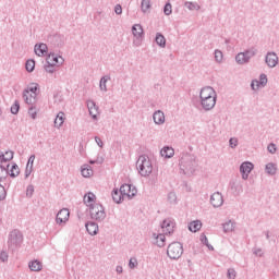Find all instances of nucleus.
Listing matches in <instances>:
<instances>
[{"label":"nucleus","instance_id":"nucleus-1","mask_svg":"<svg viewBox=\"0 0 279 279\" xmlns=\"http://www.w3.org/2000/svg\"><path fill=\"white\" fill-rule=\"evenodd\" d=\"M179 167L184 175H193L195 173V169H197V160H195V155H191L189 153L182 155Z\"/></svg>","mask_w":279,"mask_h":279},{"label":"nucleus","instance_id":"nucleus-2","mask_svg":"<svg viewBox=\"0 0 279 279\" xmlns=\"http://www.w3.org/2000/svg\"><path fill=\"white\" fill-rule=\"evenodd\" d=\"M136 167L140 175L143 178H147L151 175V171H154V166L151 165V160L147 155H141L136 161Z\"/></svg>","mask_w":279,"mask_h":279},{"label":"nucleus","instance_id":"nucleus-3","mask_svg":"<svg viewBox=\"0 0 279 279\" xmlns=\"http://www.w3.org/2000/svg\"><path fill=\"white\" fill-rule=\"evenodd\" d=\"M22 243H23V233H21L19 229L11 231L8 239V247L10 252H15V250H19Z\"/></svg>","mask_w":279,"mask_h":279},{"label":"nucleus","instance_id":"nucleus-4","mask_svg":"<svg viewBox=\"0 0 279 279\" xmlns=\"http://www.w3.org/2000/svg\"><path fill=\"white\" fill-rule=\"evenodd\" d=\"M87 207L89 208L90 219H94L98 222H101L104 219H106V209L104 208V205L94 203L92 205H87Z\"/></svg>","mask_w":279,"mask_h":279},{"label":"nucleus","instance_id":"nucleus-5","mask_svg":"<svg viewBox=\"0 0 279 279\" xmlns=\"http://www.w3.org/2000/svg\"><path fill=\"white\" fill-rule=\"evenodd\" d=\"M184 254V246L180 242H172L168 245L167 256L170 257L171 260H178V258L182 257Z\"/></svg>","mask_w":279,"mask_h":279},{"label":"nucleus","instance_id":"nucleus-6","mask_svg":"<svg viewBox=\"0 0 279 279\" xmlns=\"http://www.w3.org/2000/svg\"><path fill=\"white\" fill-rule=\"evenodd\" d=\"M38 93V84L32 83L31 86L23 92V98L25 100V104H33V101H36V97ZM33 99V101H32Z\"/></svg>","mask_w":279,"mask_h":279},{"label":"nucleus","instance_id":"nucleus-7","mask_svg":"<svg viewBox=\"0 0 279 279\" xmlns=\"http://www.w3.org/2000/svg\"><path fill=\"white\" fill-rule=\"evenodd\" d=\"M119 191L122 196L128 197L129 199H132V197H136V193H138L136 186L128 183L122 184Z\"/></svg>","mask_w":279,"mask_h":279},{"label":"nucleus","instance_id":"nucleus-8","mask_svg":"<svg viewBox=\"0 0 279 279\" xmlns=\"http://www.w3.org/2000/svg\"><path fill=\"white\" fill-rule=\"evenodd\" d=\"M254 56H256L255 50H246L244 52H239L235 56V61L238 64H247V62H250V60H252Z\"/></svg>","mask_w":279,"mask_h":279},{"label":"nucleus","instance_id":"nucleus-9","mask_svg":"<svg viewBox=\"0 0 279 279\" xmlns=\"http://www.w3.org/2000/svg\"><path fill=\"white\" fill-rule=\"evenodd\" d=\"M254 170V163L250 161L242 162L240 166V173L242 174V180H247L250 173Z\"/></svg>","mask_w":279,"mask_h":279},{"label":"nucleus","instance_id":"nucleus-10","mask_svg":"<svg viewBox=\"0 0 279 279\" xmlns=\"http://www.w3.org/2000/svg\"><path fill=\"white\" fill-rule=\"evenodd\" d=\"M213 97H217V92H215V88H213L210 86H206L201 89V93H199L201 101L210 99Z\"/></svg>","mask_w":279,"mask_h":279},{"label":"nucleus","instance_id":"nucleus-11","mask_svg":"<svg viewBox=\"0 0 279 279\" xmlns=\"http://www.w3.org/2000/svg\"><path fill=\"white\" fill-rule=\"evenodd\" d=\"M48 43L53 47H62L64 45V35L61 34H51L48 36Z\"/></svg>","mask_w":279,"mask_h":279},{"label":"nucleus","instance_id":"nucleus-12","mask_svg":"<svg viewBox=\"0 0 279 279\" xmlns=\"http://www.w3.org/2000/svg\"><path fill=\"white\" fill-rule=\"evenodd\" d=\"M47 62L54 64V66H62V64H64V58L56 52H49L47 56Z\"/></svg>","mask_w":279,"mask_h":279},{"label":"nucleus","instance_id":"nucleus-13","mask_svg":"<svg viewBox=\"0 0 279 279\" xmlns=\"http://www.w3.org/2000/svg\"><path fill=\"white\" fill-rule=\"evenodd\" d=\"M267 75L266 74H260L259 75V81L258 80H253L251 83V88L252 90H258V88H260V86H263V88H265V86H267Z\"/></svg>","mask_w":279,"mask_h":279},{"label":"nucleus","instance_id":"nucleus-14","mask_svg":"<svg viewBox=\"0 0 279 279\" xmlns=\"http://www.w3.org/2000/svg\"><path fill=\"white\" fill-rule=\"evenodd\" d=\"M265 62L269 69H275V66H278V54L276 52H267Z\"/></svg>","mask_w":279,"mask_h":279},{"label":"nucleus","instance_id":"nucleus-15","mask_svg":"<svg viewBox=\"0 0 279 279\" xmlns=\"http://www.w3.org/2000/svg\"><path fill=\"white\" fill-rule=\"evenodd\" d=\"M175 228V222L171 219H165L161 222V230L163 234H173V229Z\"/></svg>","mask_w":279,"mask_h":279},{"label":"nucleus","instance_id":"nucleus-16","mask_svg":"<svg viewBox=\"0 0 279 279\" xmlns=\"http://www.w3.org/2000/svg\"><path fill=\"white\" fill-rule=\"evenodd\" d=\"M210 204L214 208H220V206H223V195L220 192H215L210 196Z\"/></svg>","mask_w":279,"mask_h":279},{"label":"nucleus","instance_id":"nucleus-17","mask_svg":"<svg viewBox=\"0 0 279 279\" xmlns=\"http://www.w3.org/2000/svg\"><path fill=\"white\" fill-rule=\"evenodd\" d=\"M216 105H217V96L207 98L205 100H201V106L203 109H205L206 112H208V110H213V108H215Z\"/></svg>","mask_w":279,"mask_h":279},{"label":"nucleus","instance_id":"nucleus-18","mask_svg":"<svg viewBox=\"0 0 279 279\" xmlns=\"http://www.w3.org/2000/svg\"><path fill=\"white\" fill-rule=\"evenodd\" d=\"M71 213L69 211L68 208H63L61 210H59V213L57 214V218L56 221L57 223H66V221H69V217H70Z\"/></svg>","mask_w":279,"mask_h":279},{"label":"nucleus","instance_id":"nucleus-19","mask_svg":"<svg viewBox=\"0 0 279 279\" xmlns=\"http://www.w3.org/2000/svg\"><path fill=\"white\" fill-rule=\"evenodd\" d=\"M85 228L90 236H95L99 232V226L94 221L86 222Z\"/></svg>","mask_w":279,"mask_h":279},{"label":"nucleus","instance_id":"nucleus-20","mask_svg":"<svg viewBox=\"0 0 279 279\" xmlns=\"http://www.w3.org/2000/svg\"><path fill=\"white\" fill-rule=\"evenodd\" d=\"M34 51L36 53V56L43 57V56H47V51H49V47L47 46V44H37L35 45Z\"/></svg>","mask_w":279,"mask_h":279},{"label":"nucleus","instance_id":"nucleus-21","mask_svg":"<svg viewBox=\"0 0 279 279\" xmlns=\"http://www.w3.org/2000/svg\"><path fill=\"white\" fill-rule=\"evenodd\" d=\"M8 175H10V163L7 166L0 165V184L8 180Z\"/></svg>","mask_w":279,"mask_h":279},{"label":"nucleus","instance_id":"nucleus-22","mask_svg":"<svg viewBox=\"0 0 279 279\" xmlns=\"http://www.w3.org/2000/svg\"><path fill=\"white\" fill-rule=\"evenodd\" d=\"M111 197L114 204H121L125 196L121 193V190L113 189V191L111 192Z\"/></svg>","mask_w":279,"mask_h":279},{"label":"nucleus","instance_id":"nucleus-23","mask_svg":"<svg viewBox=\"0 0 279 279\" xmlns=\"http://www.w3.org/2000/svg\"><path fill=\"white\" fill-rule=\"evenodd\" d=\"M153 119L156 125H162V123H165V112H162L161 110L155 111L153 114Z\"/></svg>","mask_w":279,"mask_h":279},{"label":"nucleus","instance_id":"nucleus-24","mask_svg":"<svg viewBox=\"0 0 279 279\" xmlns=\"http://www.w3.org/2000/svg\"><path fill=\"white\" fill-rule=\"evenodd\" d=\"M14 158V151L7 150L5 153L0 150V162H10Z\"/></svg>","mask_w":279,"mask_h":279},{"label":"nucleus","instance_id":"nucleus-25","mask_svg":"<svg viewBox=\"0 0 279 279\" xmlns=\"http://www.w3.org/2000/svg\"><path fill=\"white\" fill-rule=\"evenodd\" d=\"M155 43L156 45H158V47H161V49H165L167 47V38H165V35H162V33L156 34Z\"/></svg>","mask_w":279,"mask_h":279},{"label":"nucleus","instance_id":"nucleus-26","mask_svg":"<svg viewBox=\"0 0 279 279\" xmlns=\"http://www.w3.org/2000/svg\"><path fill=\"white\" fill-rule=\"evenodd\" d=\"M175 154V150L171 147V146H165L161 150H160V155L163 158H173Z\"/></svg>","mask_w":279,"mask_h":279},{"label":"nucleus","instance_id":"nucleus-27","mask_svg":"<svg viewBox=\"0 0 279 279\" xmlns=\"http://www.w3.org/2000/svg\"><path fill=\"white\" fill-rule=\"evenodd\" d=\"M153 236H155V243L157 247H165V243L167 241L165 233H159V234L154 233Z\"/></svg>","mask_w":279,"mask_h":279},{"label":"nucleus","instance_id":"nucleus-28","mask_svg":"<svg viewBox=\"0 0 279 279\" xmlns=\"http://www.w3.org/2000/svg\"><path fill=\"white\" fill-rule=\"evenodd\" d=\"M87 108L89 110V114L90 117L94 119V120H97V110H98V107L97 105L95 104V101H89L87 102Z\"/></svg>","mask_w":279,"mask_h":279},{"label":"nucleus","instance_id":"nucleus-29","mask_svg":"<svg viewBox=\"0 0 279 279\" xmlns=\"http://www.w3.org/2000/svg\"><path fill=\"white\" fill-rule=\"evenodd\" d=\"M187 228H189L190 232H199V230H202V221L194 220L189 223Z\"/></svg>","mask_w":279,"mask_h":279},{"label":"nucleus","instance_id":"nucleus-30","mask_svg":"<svg viewBox=\"0 0 279 279\" xmlns=\"http://www.w3.org/2000/svg\"><path fill=\"white\" fill-rule=\"evenodd\" d=\"M81 173L83 178H90V175H93V167H90L88 163L83 165L81 168Z\"/></svg>","mask_w":279,"mask_h":279},{"label":"nucleus","instance_id":"nucleus-31","mask_svg":"<svg viewBox=\"0 0 279 279\" xmlns=\"http://www.w3.org/2000/svg\"><path fill=\"white\" fill-rule=\"evenodd\" d=\"M132 34L135 36V38H143V26L141 24L133 25Z\"/></svg>","mask_w":279,"mask_h":279},{"label":"nucleus","instance_id":"nucleus-32","mask_svg":"<svg viewBox=\"0 0 279 279\" xmlns=\"http://www.w3.org/2000/svg\"><path fill=\"white\" fill-rule=\"evenodd\" d=\"M28 267H29L31 271H40L43 269V263L35 259L33 262H29Z\"/></svg>","mask_w":279,"mask_h":279},{"label":"nucleus","instance_id":"nucleus-33","mask_svg":"<svg viewBox=\"0 0 279 279\" xmlns=\"http://www.w3.org/2000/svg\"><path fill=\"white\" fill-rule=\"evenodd\" d=\"M64 125V112L60 111L54 119V128H62Z\"/></svg>","mask_w":279,"mask_h":279},{"label":"nucleus","instance_id":"nucleus-34","mask_svg":"<svg viewBox=\"0 0 279 279\" xmlns=\"http://www.w3.org/2000/svg\"><path fill=\"white\" fill-rule=\"evenodd\" d=\"M110 80V75H105L100 78V83H99V88L100 90H102L104 93H108V87L106 84H108Z\"/></svg>","mask_w":279,"mask_h":279},{"label":"nucleus","instance_id":"nucleus-35","mask_svg":"<svg viewBox=\"0 0 279 279\" xmlns=\"http://www.w3.org/2000/svg\"><path fill=\"white\" fill-rule=\"evenodd\" d=\"M95 199H96L95 194H93V192H89L84 196V204H86V206H90L92 204H96Z\"/></svg>","mask_w":279,"mask_h":279},{"label":"nucleus","instance_id":"nucleus-36","mask_svg":"<svg viewBox=\"0 0 279 279\" xmlns=\"http://www.w3.org/2000/svg\"><path fill=\"white\" fill-rule=\"evenodd\" d=\"M266 173H268V175H276V171H278V168L276 167V163H267L266 165Z\"/></svg>","mask_w":279,"mask_h":279},{"label":"nucleus","instance_id":"nucleus-37","mask_svg":"<svg viewBox=\"0 0 279 279\" xmlns=\"http://www.w3.org/2000/svg\"><path fill=\"white\" fill-rule=\"evenodd\" d=\"M25 69L28 73H34V70L36 69V61H34L33 59L27 60Z\"/></svg>","mask_w":279,"mask_h":279},{"label":"nucleus","instance_id":"nucleus-38","mask_svg":"<svg viewBox=\"0 0 279 279\" xmlns=\"http://www.w3.org/2000/svg\"><path fill=\"white\" fill-rule=\"evenodd\" d=\"M20 173L19 165L13 163L9 172L10 178H16Z\"/></svg>","mask_w":279,"mask_h":279},{"label":"nucleus","instance_id":"nucleus-39","mask_svg":"<svg viewBox=\"0 0 279 279\" xmlns=\"http://www.w3.org/2000/svg\"><path fill=\"white\" fill-rule=\"evenodd\" d=\"M201 243H203V245H206V247H208L210 252H215V247L210 243H208V238L205 234L201 235Z\"/></svg>","mask_w":279,"mask_h":279},{"label":"nucleus","instance_id":"nucleus-40","mask_svg":"<svg viewBox=\"0 0 279 279\" xmlns=\"http://www.w3.org/2000/svg\"><path fill=\"white\" fill-rule=\"evenodd\" d=\"M223 228V232H232V230H234V223L232 222V220H229L228 222L222 225Z\"/></svg>","mask_w":279,"mask_h":279},{"label":"nucleus","instance_id":"nucleus-41","mask_svg":"<svg viewBox=\"0 0 279 279\" xmlns=\"http://www.w3.org/2000/svg\"><path fill=\"white\" fill-rule=\"evenodd\" d=\"M46 73H56V65L49 61H47V64L44 65Z\"/></svg>","mask_w":279,"mask_h":279},{"label":"nucleus","instance_id":"nucleus-42","mask_svg":"<svg viewBox=\"0 0 279 279\" xmlns=\"http://www.w3.org/2000/svg\"><path fill=\"white\" fill-rule=\"evenodd\" d=\"M149 8H151V2L149 0H142L141 3V10L142 12H147V10H149Z\"/></svg>","mask_w":279,"mask_h":279},{"label":"nucleus","instance_id":"nucleus-43","mask_svg":"<svg viewBox=\"0 0 279 279\" xmlns=\"http://www.w3.org/2000/svg\"><path fill=\"white\" fill-rule=\"evenodd\" d=\"M173 12V9L171 7V2H167L163 7V14H166V16H171Z\"/></svg>","mask_w":279,"mask_h":279},{"label":"nucleus","instance_id":"nucleus-44","mask_svg":"<svg viewBox=\"0 0 279 279\" xmlns=\"http://www.w3.org/2000/svg\"><path fill=\"white\" fill-rule=\"evenodd\" d=\"M21 110V102L15 100L14 104L11 106V114H16Z\"/></svg>","mask_w":279,"mask_h":279},{"label":"nucleus","instance_id":"nucleus-45","mask_svg":"<svg viewBox=\"0 0 279 279\" xmlns=\"http://www.w3.org/2000/svg\"><path fill=\"white\" fill-rule=\"evenodd\" d=\"M184 7L187 8V10H199V7L197 5L196 2H185Z\"/></svg>","mask_w":279,"mask_h":279},{"label":"nucleus","instance_id":"nucleus-46","mask_svg":"<svg viewBox=\"0 0 279 279\" xmlns=\"http://www.w3.org/2000/svg\"><path fill=\"white\" fill-rule=\"evenodd\" d=\"M8 193L5 192V186H3L1 183H0V202H3V199H5Z\"/></svg>","mask_w":279,"mask_h":279},{"label":"nucleus","instance_id":"nucleus-47","mask_svg":"<svg viewBox=\"0 0 279 279\" xmlns=\"http://www.w3.org/2000/svg\"><path fill=\"white\" fill-rule=\"evenodd\" d=\"M215 60L216 62H221V60H223V52H221V50H215Z\"/></svg>","mask_w":279,"mask_h":279},{"label":"nucleus","instance_id":"nucleus-48","mask_svg":"<svg viewBox=\"0 0 279 279\" xmlns=\"http://www.w3.org/2000/svg\"><path fill=\"white\" fill-rule=\"evenodd\" d=\"M137 266H138V260L135 257L131 258L129 262L130 269H136Z\"/></svg>","mask_w":279,"mask_h":279},{"label":"nucleus","instance_id":"nucleus-49","mask_svg":"<svg viewBox=\"0 0 279 279\" xmlns=\"http://www.w3.org/2000/svg\"><path fill=\"white\" fill-rule=\"evenodd\" d=\"M227 277L229 279H234L236 278V270H234V268H229L227 271Z\"/></svg>","mask_w":279,"mask_h":279},{"label":"nucleus","instance_id":"nucleus-50","mask_svg":"<svg viewBox=\"0 0 279 279\" xmlns=\"http://www.w3.org/2000/svg\"><path fill=\"white\" fill-rule=\"evenodd\" d=\"M178 199V196L175 195L174 192H170L168 194V202H170V204H174V202Z\"/></svg>","mask_w":279,"mask_h":279},{"label":"nucleus","instance_id":"nucleus-51","mask_svg":"<svg viewBox=\"0 0 279 279\" xmlns=\"http://www.w3.org/2000/svg\"><path fill=\"white\" fill-rule=\"evenodd\" d=\"M229 145H230L231 149H234V147H236V145H239V140L236 137H231L229 140Z\"/></svg>","mask_w":279,"mask_h":279},{"label":"nucleus","instance_id":"nucleus-52","mask_svg":"<svg viewBox=\"0 0 279 279\" xmlns=\"http://www.w3.org/2000/svg\"><path fill=\"white\" fill-rule=\"evenodd\" d=\"M28 114L32 117V119H36L38 113L36 112V108L34 106L28 108Z\"/></svg>","mask_w":279,"mask_h":279},{"label":"nucleus","instance_id":"nucleus-53","mask_svg":"<svg viewBox=\"0 0 279 279\" xmlns=\"http://www.w3.org/2000/svg\"><path fill=\"white\" fill-rule=\"evenodd\" d=\"M34 195V185H28L26 189V197H32Z\"/></svg>","mask_w":279,"mask_h":279},{"label":"nucleus","instance_id":"nucleus-54","mask_svg":"<svg viewBox=\"0 0 279 279\" xmlns=\"http://www.w3.org/2000/svg\"><path fill=\"white\" fill-rule=\"evenodd\" d=\"M8 258H9L8 253H7L5 251H2V252L0 253V260H1L2 263H8Z\"/></svg>","mask_w":279,"mask_h":279},{"label":"nucleus","instance_id":"nucleus-55","mask_svg":"<svg viewBox=\"0 0 279 279\" xmlns=\"http://www.w3.org/2000/svg\"><path fill=\"white\" fill-rule=\"evenodd\" d=\"M33 167L32 165H26V169H25V179L29 178V175H32V171H33Z\"/></svg>","mask_w":279,"mask_h":279},{"label":"nucleus","instance_id":"nucleus-56","mask_svg":"<svg viewBox=\"0 0 279 279\" xmlns=\"http://www.w3.org/2000/svg\"><path fill=\"white\" fill-rule=\"evenodd\" d=\"M267 149H268L269 154H276V150H277L276 144L270 143V144L268 145Z\"/></svg>","mask_w":279,"mask_h":279},{"label":"nucleus","instance_id":"nucleus-57","mask_svg":"<svg viewBox=\"0 0 279 279\" xmlns=\"http://www.w3.org/2000/svg\"><path fill=\"white\" fill-rule=\"evenodd\" d=\"M34 160H36V155H31L26 165L34 168Z\"/></svg>","mask_w":279,"mask_h":279},{"label":"nucleus","instance_id":"nucleus-58","mask_svg":"<svg viewBox=\"0 0 279 279\" xmlns=\"http://www.w3.org/2000/svg\"><path fill=\"white\" fill-rule=\"evenodd\" d=\"M114 12L116 14L120 15V14H123V7H121V4H117L114 7Z\"/></svg>","mask_w":279,"mask_h":279},{"label":"nucleus","instance_id":"nucleus-59","mask_svg":"<svg viewBox=\"0 0 279 279\" xmlns=\"http://www.w3.org/2000/svg\"><path fill=\"white\" fill-rule=\"evenodd\" d=\"M95 141H96V143H97L98 147L104 148V142L101 141V138H100V137L95 136Z\"/></svg>","mask_w":279,"mask_h":279},{"label":"nucleus","instance_id":"nucleus-60","mask_svg":"<svg viewBox=\"0 0 279 279\" xmlns=\"http://www.w3.org/2000/svg\"><path fill=\"white\" fill-rule=\"evenodd\" d=\"M116 271H117V274H123V267L117 266Z\"/></svg>","mask_w":279,"mask_h":279},{"label":"nucleus","instance_id":"nucleus-61","mask_svg":"<svg viewBox=\"0 0 279 279\" xmlns=\"http://www.w3.org/2000/svg\"><path fill=\"white\" fill-rule=\"evenodd\" d=\"M102 163H104L102 157H98V158L96 159V165H102Z\"/></svg>","mask_w":279,"mask_h":279},{"label":"nucleus","instance_id":"nucleus-62","mask_svg":"<svg viewBox=\"0 0 279 279\" xmlns=\"http://www.w3.org/2000/svg\"><path fill=\"white\" fill-rule=\"evenodd\" d=\"M89 165H97L96 160L90 159Z\"/></svg>","mask_w":279,"mask_h":279},{"label":"nucleus","instance_id":"nucleus-63","mask_svg":"<svg viewBox=\"0 0 279 279\" xmlns=\"http://www.w3.org/2000/svg\"><path fill=\"white\" fill-rule=\"evenodd\" d=\"M266 239L269 241V231L266 232Z\"/></svg>","mask_w":279,"mask_h":279},{"label":"nucleus","instance_id":"nucleus-64","mask_svg":"<svg viewBox=\"0 0 279 279\" xmlns=\"http://www.w3.org/2000/svg\"><path fill=\"white\" fill-rule=\"evenodd\" d=\"M259 252H262L260 248H258L257 251H255V254L258 255Z\"/></svg>","mask_w":279,"mask_h":279}]
</instances>
